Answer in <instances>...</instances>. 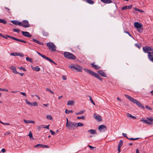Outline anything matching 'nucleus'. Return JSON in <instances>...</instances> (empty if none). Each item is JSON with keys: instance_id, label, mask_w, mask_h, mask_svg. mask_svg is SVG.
Wrapping results in <instances>:
<instances>
[{"instance_id": "nucleus-59", "label": "nucleus", "mask_w": 153, "mask_h": 153, "mask_svg": "<svg viewBox=\"0 0 153 153\" xmlns=\"http://www.w3.org/2000/svg\"><path fill=\"white\" fill-rule=\"evenodd\" d=\"M62 79L64 80H65L67 79L66 76L65 75L62 76Z\"/></svg>"}, {"instance_id": "nucleus-48", "label": "nucleus", "mask_w": 153, "mask_h": 153, "mask_svg": "<svg viewBox=\"0 0 153 153\" xmlns=\"http://www.w3.org/2000/svg\"><path fill=\"white\" fill-rule=\"evenodd\" d=\"M127 9V6L123 7L121 9L122 10H124Z\"/></svg>"}, {"instance_id": "nucleus-54", "label": "nucleus", "mask_w": 153, "mask_h": 153, "mask_svg": "<svg viewBox=\"0 0 153 153\" xmlns=\"http://www.w3.org/2000/svg\"><path fill=\"white\" fill-rule=\"evenodd\" d=\"M19 68V69L22 70L24 71H26V70L25 69L24 67H21Z\"/></svg>"}, {"instance_id": "nucleus-32", "label": "nucleus", "mask_w": 153, "mask_h": 153, "mask_svg": "<svg viewBox=\"0 0 153 153\" xmlns=\"http://www.w3.org/2000/svg\"><path fill=\"white\" fill-rule=\"evenodd\" d=\"M28 135L29 136V137L30 139L31 140H32V139H33V137L32 134V132L31 131H30L29 132V133L28 134Z\"/></svg>"}, {"instance_id": "nucleus-19", "label": "nucleus", "mask_w": 153, "mask_h": 153, "mask_svg": "<svg viewBox=\"0 0 153 153\" xmlns=\"http://www.w3.org/2000/svg\"><path fill=\"white\" fill-rule=\"evenodd\" d=\"M134 26L137 28H140V27H142V25L138 22H135L134 23Z\"/></svg>"}, {"instance_id": "nucleus-43", "label": "nucleus", "mask_w": 153, "mask_h": 153, "mask_svg": "<svg viewBox=\"0 0 153 153\" xmlns=\"http://www.w3.org/2000/svg\"><path fill=\"white\" fill-rule=\"evenodd\" d=\"M44 125H41L39 126H37V129L39 130H40L42 128H43Z\"/></svg>"}, {"instance_id": "nucleus-30", "label": "nucleus", "mask_w": 153, "mask_h": 153, "mask_svg": "<svg viewBox=\"0 0 153 153\" xmlns=\"http://www.w3.org/2000/svg\"><path fill=\"white\" fill-rule=\"evenodd\" d=\"M84 125L83 124L81 123H76V128L77 127L79 126H82Z\"/></svg>"}, {"instance_id": "nucleus-53", "label": "nucleus", "mask_w": 153, "mask_h": 153, "mask_svg": "<svg viewBox=\"0 0 153 153\" xmlns=\"http://www.w3.org/2000/svg\"><path fill=\"white\" fill-rule=\"evenodd\" d=\"M20 94L26 97L27 96V94L23 92H20Z\"/></svg>"}, {"instance_id": "nucleus-22", "label": "nucleus", "mask_w": 153, "mask_h": 153, "mask_svg": "<svg viewBox=\"0 0 153 153\" xmlns=\"http://www.w3.org/2000/svg\"><path fill=\"white\" fill-rule=\"evenodd\" d=\"M23 121L25 123L27 124H28L30 123L34 124L35 123V122L34 121L31 120H26L25 119H24Z\"/></svg>"}, {"instance_id": "nucleus-28", "label": "nucleus", "mask_w": 153, "mask_h": 153, "mask_svg": "<svg viewBox=\"0 0 153 153\" xmlns=\"http://www.w3.org/2000/svg\"><path fill=\"white\" fill-rule=\"evenodd\" d=\"M32 68L34 71H38L40 70V68L38 66H36Z\"/></svg>"}, {"instance_id": "nucleus-56", "label": "nucleus", "mask_w": 153, "mask_h": 153, "mask_svg": "<svg viewBox=\"0 0 153 153\" xmlns=\"http://www.w3.org/2000/svg\"><path fill=\"white\" fill-rule=\"evenodd\" d=\"M50 132H51V134L52 135H54L55 134L54 131H52L51 130H50Z\"/></svg>"}, {"instance_id": "nucleus-21", "label": "nucleus", "mask_w": 153, "mask_h": 153, "mask_svg": "<svg viewBox=\"0 0 153 153\" xmlns=\"http://www.w3.org/2000/svg\"><path fill=\"white\" fill-rule=\"evenodd\" d=\"M10 68L13 70V72L14 74H19V72L16 71V68L15 66H12Z\"/></svg>"}, {"instance_id": "nucleus-23", "label": "nucleus", "mask_w": 153, "mask_h": 153, "mask_svg": "<svg viewBox=\"0 0 153 153\" xmlns=\"http://www.w3.org/2000/svg\"><path fill=\"white\" fill-rule=\"evenodd\" d=\"M33 41L34 42H36L40 45H44V43L42 42H40L39 41L34 39H32Z\"/></svg>"}, {"instance_id": "nucleus-60", "label": "nucleus", "mask_w": 153, "mask_h": 153, "mask_svg": "<svg viewBox=\"0 0 153 153\" xmlns=\"http://www.w3.org/2000/svg\"><path fill=\"white\" fill-rule=\"evenodd\" d=\"M1 124L3 125H10V124L9 123H4L3 122Z\"/></svg>"}, {"instance_id": "nucleus-39", "label": "nucleus", "mask_w": 153, "mask_h": 153, "mask_svg": "<svg viewBox=\"0 0 153 153\" xmlns=\"http://www.w3.org/2000/svg\"><path fill=\"white\" fill-rule=\"evenodd\" d=\"M10 54L11 55H12V56H18V53H17V52L12 53H11Z\"/></svg>"}, {"instance_id": "nucleus-51", "label": "nucleus", "mask_w": 153, "mask_h": 153, "mask_svg": "<svg viewBox=\"0 0 153 153\" xmlns=\"http://www.w3.org/2000/svg\"><path fill=\"white\" fill-rule=\"evenodd\" d=\"M18 56H19L21 57H23L24 56V55L22 53H18Z\"/></svg>"}, {"instance_id": "nucleus-40", "label": "nucleus", "mask_w": 153, "mask_h": 153, "mask_svg": "<svg viewBox=\"0 0 153 153\" xmlns=\"http://www.w3.org/2000/svg\"><path fill=\"white\" fill-rule=\"evenodd\" d=\"M139 139V138H128V140H137Z\"/></svg>"}, {"instance_id": "nucleus-7", "label": "nucleus", "mask_w": 153, "mask_h": 153, "mask_svg": "<svg viewBox=\"0 0 153 153\" xmlns=\"http://www.w3.org/2000/svg\"><path fill=\"white\" fill-rule=\"evenodd\" d=\"M64 57L68 59H76V56L72 53L68 52H65L64 53Z\"/></svg>"}, {"instance_id": "nucleus-1", "label": "nucleus", "mask_w": 153, "mask_h": 153, "mask_svg": "<svg viewBox=\"0 0 153 153\" xmlns=\"http://www.w3.org/2000/svg\"><path fill=\"white\" fill-rule=\"evenodd\" d=\"M143 50L145 53H148L149 59L153 62V48L150 46H146L143 47Z\"/></svg>"}, {"instance_id": "nucleus-6", "label": "nucleus", "mask_w": 153, "mask_h": 153, "mask_svg": "<svg viewBox=\"0 0 153 153\" xmlns=\"http://www.w3.org/2000/svg\"><path fill=\"white\" fill-rule=\"evenodd\" d=\"M69 68L72 70H76L79 72H81L82 71V68L81 66L77 65L74 66V65H71L69 66Z\"/></svg>"}, {"instance_id": "nucleus-36", "label": "nucleus", "mask_w": 153, "mask_h": 153, "mask_svg": "<svg viewBox=\"0 0 153 153\" xmlns=\"http://www.w3.org/2000/svg\"><path fill=\"white\" fill-rule=\"evenodd\" d=\"M85 112V110H82V111H80L78 112L77 113H76L75 114L76 115L80 114H82Z\"/></svg>"}, {"instance_id": "nucleus-2", "label": "nucleus", "mask_w": 153, "mask_h": 153, "mask_svg": "<svg viewBox=\"0 0 153 153\" xmlns=\"http://www.w3.org/2000/svg\"><path fill=\"white\" fill-rule=\"evenodd\" d=\"M124 96L129 101L132 102L133 103L136 104L138 107L142 108L143 109L145 108V107L143 105H142L140 102H139L136 100L134 99L133 97L126 94H125L124 95Z\"/></svg>"}, {"instance_id": "nucleus-41", "label": "nucleus", "mask_w": 153, "mask_h": 153, "mask_svg": "<svg viewBox=\"0 0 153 153\" xmlns=\"http://www.w3.org/2000/svg\"><path fill=\"white\" fill-rule=\"evenodd\" d=\"M77 119H83V120H85V116H82L81 117H77Z\"/></svg>"}, {"instance_id": "nucleus-62", "label": "nucleus", "mask_w": 153, "mask_h": 153, "mask_svg": "<svg viewBox=\"0 0 153 153\" xmlns=\"http://www.w3.org/2000/svg\"><path fill=\"white\" fill-rule=\"evenodd\" d=\"M6 151V150L4 149H2L1 150V152H5Z\"/></svg>"}, {"instance_id": "nucleus-47", "label": "nucleus", "mask_w": 153, "mask_h": 153, "mask_svg": "<svg viewBox=\"0 0 153 153\" xmlns=\"http://www.w3.org/2000/svg\"><path fill=\"white\" fill-rule=\"evenodd\" d=\"M122 135H123V136L124 137H126V138H127V139H128V138H128L127 136V135H126V133H123L122 134Z\"/></svg>"}, {"instance_id": "nucleus-12", "label": "nucleus", "mask_w": 153, "mask_h": 153, "mask_svg": "<svg viewBox=\"0 0 153 153\" xmlns=\"http://www.w3.org/2000/svg\"><path fill=\"white\" fill-rule=\"evenodd\" d=\"M98 129L101 132H103L107 130V127L104 125H100L98 127Z\"/></svg>"}, {"instance_id": "nucleus-24", "label": "nucleus", "mask_w": 153, "mask_h": 153, "mask_svg": "<svg viewBox=\"0 0 153 153\" xmlns=\"http://www.w3.org/2000/svg\"><path fill=\"white\" fill-rule=\"evenodd\" d=\"M102 2L105 4H110L112 2L111 0H100Z\"/></svg>"}, {"instance_id": "nucleus-4", "label": "nucleus", "mask_w": 153, "mask_h": 153, "mask_svg": "<svg viewBox=\"0 0 153 153\" xmlns=\"http://www.w3.org/2000/svg\"><path fill=\"white\" fill-rule=\"evenodd\" d=\"M147 120L141 119L140 121L149 125H153V117H149L146 118Z\"/></svg>"}, {"instance_id": "nucleus-14", "label": "nucleus", "mask_w": 153, "mask_h": 153, "mask_svg": "<svg viewBox=\"0 0 153 153\" xmlns=\"http://www.w3.org/2000/svg\"><path fill=\"white\" fill-rule=\"evenodd\" d=\"M94 117L96 120L99 121H102V118L99 115H97L96 114L94 113L93 115Z\"/></svg>"}, {"instance_id": "nucleus-57", "label": "nucleus", "mask_w": 153, "mask_h": 153, "mask_svg": "<svg viewBox=\"0 0 153 153\" xmlns=\"http://www.w3.org/2000/svg\"><path fill=\"white\" fill-rule=\"evenodd\" d=\"M127 9H131L132 8V5H131L130 6H127Z\"/></svg>"}, {"instance_id": "nucleus-29", "label": "nucleus", "mask_w": 153, "mask_h": 153, "mask_svg": "<svg viewBox=\"0 0 153 153\" xmlns=\"http://www.w3.org/2000/svg\"><path fill=\"white\" fill-rule=\"evenodd\" d=\"M42 33L43 35L45 36H47L48 35V33L44 30H42Z\"/></svg>"}, {"instance_id": "nucleus-18", "label": "nucleus", "mask_w": 153, "mask_h": 153, "mask_svg": "<svg viewBox=\"0 0 153 153\" xmlns=\"http://www.w3.org/2000/svg\"><path fill=\"white\" fill-rule=\"evenodd\" d=\"M97 73L98 74L100 75L102 77H106L107 76L105 73L101 70H99L98 71Z\"/></svg>"}, {"instance_id": "nucleus-11", "label": "nucleus", "mask_w": 153, "mask_h": 153, "mask_svg": "<svg viewBox=\"0 0 153 153\" xmlns=\"http://www.w3.org/2000/svg\"><path fill=\"white\" fill-rule=\"evenodd\" d=\"M21 26L24 27H30L29 22L27 20H24L21 22Z\"/></svg>"}, {"instance_id": "nucleus-64", "label": "nucleus", "mask_w": 153, "mask_h": 153, "mask_svg": "<svg viewBox=\"0 0 153 153\" xmlns=\"http://www.w3.org/2000/svg\"><path fill=\"white\" fill-rule=\"evenodd\" d=\"M10 132H6L4 133V134L5 135H7L10 134Z\"/></svg>"}, {"instance_id": "nucleus-52", "label": "nucleus", "mask_w": 153, "mask_h": 153, "mask_svg": "<svg viewBox=\"0 0 153 153\" xmlns=\"http://www.w3.org/2000/svg\"><path fill=\"white\" fill-rule=\"evenodd\" d=\"M0 91H6L7 92L8 91V90L5 89L0 88Z\"/></svg>"}, {"instance_id": "nucleus-42", "label": "nucleus", "mask_w": 153, "mask_h": 153, "mask_svg": "<svg viewBox=\"0 0 153 153\" xmlns=\"http://www.w3.org/2000/svg\"><path fill=\"white\" fill-rule=\"evenodd\" d=\"M135 45L139 48H140L141 46V45L140 44H135Z\"/></svg>"}, {"instance_id": "nucleus-9", "label": "nucleus", "mask_w": 153, "mask_h": 153, "mask_svg": "<svg viewBox=\"0 0 153 153\" xmlns=\"http://www.w3.org/2000/svg\"><path fill=\"white\" fill-rule=\"evenodd\" d=\"M7 37H8L9 38L12 39L14 40L18 41L19 42H23L24 43H26L27 42L25 41L22 40L21 39H18L16 38L15 37H13L12 36H9L8 35H6V36H5V38H5L6 39H8Z\"/></svg>"}, {"instance_id": "nucleus-17", "label": "nucleus", "mask_w": 153, "mask_h": 153, "mask_svg": "<svg viewBox=\"0 0 153 153\" xmlns=\"http://www.w3.org/2000/svg\"><path fill=\"white\" fill-rule=\"evenodd\" d=\"M123 143V141L122 140H120V141L119 143L117 149L118 151V153H120V148L121 146H122Z\"/></svg>"}, {"instance_id": "nucleus-8", "label": "nucleus", "mask_w": 153, "mask_h": 153, "mask_svg": "<svg viewBox=\"0 0 153 153\" xmlns=\"http://www.w3.org/2000/svg\"><path fill=\"white\" fill-rule=\"evenodd\" d=\"M47 46L48 47L49 49L51 50V51H56V47L53 43L51 42L48 43L47 44Z\"/></svg>"}, {"instance_id": "nucleus-61", "label": "nucleus", "mask_w": 153, "mask_h": 153, "mask_svg": "<svg viewBox=\"0 0 153 153\" xmlns=\"http://www.w3.org/2000/svg\"><path fill=\"white\" fill-rule=\"evenodd\" d=\"M124 33H126L127 34H128L130 36H131V35L130 34V33L127 31H124Z\"/></svg>"}, {"instance_id": "nucleus-15", "label": "nucleus", "mask_w": 153, "mask_h": 153, "mask_svg": "<svg viewBox=\"0 0 153 153\" xmlns=\"http://www.w3.org/2000/svg\"><path fill=\"white\" fill-rule=\"evenodd\" d=\"M21 32L22 33V35L28 37H31L32 36L28 32L22 31Z\"/></svg>"}, {"instance_id": "nucleus-63", "label": "nucleus", "mask_w": 153, "mask_h": 153, "mask_svg": "<svg viewBox=\"0 0 153 153\" xmlns=\"http://www.w3.org/2000/svg\"><path fill=\"white\" fill-rule=\"evenodd\" d=\"M43 128H45L49 129V125H48L46 126L45 127H44L43 126Z\"/></svg>"}, {"instance_id": "nucleus-13", "label": "nucleus", "mask_w": 153, "mask_h": 153, "mask_svg": "<svg viewBox=\"0 0 153 153\" xmlns=\"http://www.w3.org/2000/svg\"><path fill=\"white\" fill-rule=\"evenodd\" d=\"M35 148L38 147L40 148H48L49 146L46 145H43L42 144H37L35 146Z\"/></svg>"}, {"instance_id": "nucleus-3", "label": "nucleus", "mask_w": 153, "mask_h": 153, "mask_svg": "<svg viewBox=\"0 0 153 153\" xmlns=\"http://www.w3.org/2000/svg\"><path fill=\"white\" fill-rule=\"evenodd\" d=\"M83 70L87 73H89L92 76H93L95 77L98 78L101 81L102 80V79L100 76L98 74L94 72V71H92V70L86 68H84Z\"/></svg>"}, {"instance_id": "nucleus-33", "label": "nucleus", "mask_w": 153, "mask_h": 153, "mask_svg": "<svg viewBox=\"0 0 153 153\" xmlns=\"http://www.w3.org/2000/svg\"><path fill=\"white\" fill-rule=\"evenodd\" d=\"M65 112L66 114H69L70 113H73V110H68L67 109H66L65 110Z\"/></svg>"}, {"instance_id": "nucleus-31", "label": "nucleus", "mask_w": 153, "mask_h": 153, "mask_svg": "<svg viewBox=\"0 0 153 153\" xmlns=\"http://www.w3.org/2000/svg\"><path fill=\"white\" fill-rule=\"evenodd\" d=\"M86 1L88 3L92 4L94 3V2L92 0H86Z\"/></svg>"}, {"instance_id": "nucleus-5", "label": "nucleus", "mask_w": 153, "mask_h": 153, "mask_svg": "<svg viewBox=\"0 0 153 153\" xmlns=\"http://www.w3.org/2000/svg\"><path fill=\"white\" fill-rule=\"evenodd\" d=\"M67 122L66 126L69 129H74L76 128V123L71 122H69L68 119L67 118Z\"/></svg>"}, {"instance_id": "nucleus-50", "label": "nucleus", "mask_w": 153, "mask_h": 153, "mask_svg": "<svg viewBox=\"0 0 153 153\" xmlns=\"http://www.w3.org/2000/svg\"><path fill=\"white\" fill-rule=\"evenodd\" d=\"M138 30V31L140 32H142L143 31V29L141 28V27H140V28H137Z\"/></svg>"}, {"instance_id": "nucleus-35", "label": "nucleus", "mask_w": 153, "mask_h": 153, "mask_svg": "<svg viewBox=\"0 0 153 153\" xmlns=\"http://www.w3.org/2000/svg\"><path fill=\"white\" fill-rule=\"evenodd\" d=\"M46 118L47 119L52 120L53 119V118L51 115H48L46 116Z\"/></svg>"}, {"instance_id": "nucleus-45", "label": "nucleus", "mask_w": 153, "mask_h": 153, "mask_svg": "<svg viewBox=\"0 0 153 153\" xmlns=\"http://www.w3.org/2000/svg\"><path fill=\"white\" fill-rule=\"evenodd\" d=\"M46 90L47 91H49V92H50L52 94H54V93L52 91H51V90H50L49 88H46Z\"/></svg>"}, {"instance_id": "nucleus-16", "label": "nucleus", "mask_w": 153, "mask_h": 153, "mask_svg": "<svg viewBox=\"0 0 153 153\" xmlns=\"http://www.w3.org/2000/svg\"><path fill=\"white\" fill-rule=\"evenodd\" d=\"M91 65L92 68L96 69H98L101 68V67L100 66L95 65L94 64V62L91 63Z\"/></svg>"}, {"instance_id": "nucleus-49", "label": "nucleus", "mask_w": 153, "mask_h": 153, "mask_svg": "<svg viewBox=\"0 0 153 153\" xmlns=\"http://www.w3.org/2000/svg\"><path fill=\"white\" fill-rule=\"evenodd\" d=\"M25 101L29 105H32V103L29 102H28L27 100V99H26L25 100Z\"/></svg>"}, {"instance_id": "nucleus-38", "label": "nucleus", "mask_w": 153, "mask_h": 153, "mask_svg": "<svg viewBox=\"0 0 153 153\" xmlns=\"http://www.w3.org/2000/svg\"><path fill=\"white\" fill-rule=\"evenodd\" d=\"M26 59L27 61H29L31 62H32V58L28 57H27Z\"/></svg>"}, {"instance_id": "nucleus-26", "label": "nucleus", "mask_w": 153, "mask_h": 153, "mask_svg": "<svg viewBox=\"0 0 153 153\" xmlns=\"http://www.w3.org/2000/svg\"><path fill=\"white\" fill-rule=\"evenodd\" d=\"M126 116L127 117L129 118H131L132 119H136V117L132 116L131 114L128 113L126 114Z\"/></svg>"}, {"instance_id": "nucleus-46", "label": "nucleus", "mask_w": 153, "mask_h": 153, "mask_svg": "<svg viewBox=\"0 0 153 153\" xmlns=\"http://www.w3.org/2000/svg\"><path fill=\"white\" fill-rule=\"evenodd\" d=\"M90 100L91 102L94 105H95V103H94V101L93 100H92V98L91 97H90Z\"/></svg>"}, {"instance_id": "nucleus-34", "label": "nucleus", "mask_w": 153, "mask_h": 153, "mask_svg": "<svg viewBox=\"0 0 153 153\" xmlns=\"http://www.w3.org/2000/svg\"><path fill=\"white\" fill-rule=\"evenodd\" d=\"M0 23H2L5 24L7 23V22L4 19H0Z\"/></svg>"}, {"instance_id": "nucleus-44", "label": "nucleus", "mask_w": 153, "mask_h": 153, "mask_svg": "<svg viewBox=\"0 0 153 153\" xmlns=\"http://www.w3.org/2000/svg\"><path fill=\"white\" fill-rule=\"evenodd\" d=\"M13 31L14 32H16L17 33H19V32H20L19 30L15 28H14L13 29Z\"/></svg>"}, {"instance_id": "nucleus-37", "label": "nucleus", "mask_w": 153, "mask_h": 153, "mask_svg": "<svg viewBox=\"0 0 153 153\" xmlns=\"http://www.w3.org/2000/svg\"><path fill=\"white\" fill-rule=\"evenodd\" d=\"M32 105H31V106H37L38 105V104L36 102H34L32 103Z\"/></svg>"}, {"instance_id": "nucleus-10", "label": "nucleus", "mask_w": 153, "mask_h": 153, "mask_svg": "<svg viewBox=\"0 0 153 153\" xmlns=\"http://www.w3.org/2000/svg\"><path fill=\"white\" fill-rule=\"evenodd\" d=\"M37 53L39 55V56H40L42 57V58L45 59H46L48 61L51 62L53 63L56 65V63L54 62L53 61L52 59H50L48 57H47V56H45L42 55V54H41L39 52H37Z\"/></svg>"}, {"instance_id": "nucleus-55", "label": "nucleus", "mask_w": 153, "mask_h": 153, "mask_svg": "<svg viewBox=\"0 0 153 153\" xmlns=\"http://www.w3.org/2000/svg\"><path fill=\"white\" fill-rule=\"evenodd\" d=\"M146 108H147L148 109H149V110H152V109L148 105H146Z\"/></svg>"}, {"instance_id": "nucleus-58", "label": "nucleus", "mask_w": 153, "mask_h": 153, "mask_svg": "<svg viewBox=\"0 0 153 153\" xmlns=\"http://www.w3.org/2000/svg\"><path fill=\"white\" fill-rule=\"evenodd\" d=\"M134 10H135L137 11H138L139 12H142V10H140V9H137V8H134Z\"/></svg>"}, {"instance_id": "nucleus-20", "label": "nucleus", "mask_w": 153, "mask_h": 153, "mask_svg": "<svg viewBox=\"0 0 153 153\" xmlns=\"http://www.w3.org/2000/svg\"><path fill=\"white\" fill-rule=\"evenodd\" d=\"M11 22L14 25H19L21 26V22H18L15 20L12 21Z\"/></svg>"}, {"instance_id": "nucleus-27", "label": "nucleus", "mask_w": 153, "mask_h": 153, "mask_svg": "<svg viewBox=\"0 0 153 153\" xmlns=\"http://www.w3.org/2000/svg\"><path fill=\"white\" fill-rule=\"evenodd\" d=\"M74 101L73 100H68V103L67 105H74Z\"/></svg>"}, {"instance_id": "nucleus-25", "label": "nucleus", "mask_w": 153, "mask_h": 153, "mask_svg": "<svg viewBox=\"0 0 153 153\" xmlns=\"http://www.w3.org/2000/svg\"><path fill=\"white\" fill-rule=\"evenodd\" d=\"M88 131L91 134H97V132L95 130L91 129L88 130Z\"/></svg>"}]
</instances>
